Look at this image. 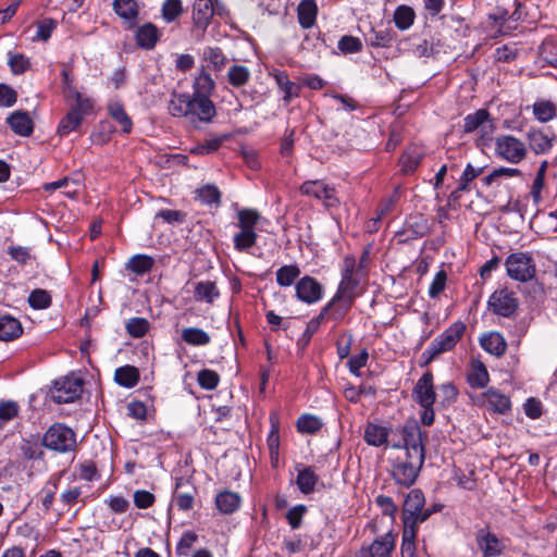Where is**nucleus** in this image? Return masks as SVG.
I'll use <instances>...</instances> for the list:
<instances>
[{"instance_id":"nucleus-1","label":"nucleus","mask_w":557,"mask_h":557,"mask_svg":"<svg viewBox=\"0 0 557 557\" xmlns=\"http://www.w3.org/2000/svg\"><path fill=\"white\" fill-rule=\"evenodd\" d=\"M366 277L367 270L362 269V264H357L354 256H346L342 267V280L333 296V302H338V309L333 314L335 321L341 320L350 310L355 299L361 295Z\"/></svg>"},{"instance_id":"nucleus-2","label":"nucleus","mask_w":557,"mask_h":557,"mask_svg":"<svg viewBox=\"0 0 557 557\" xmlns=\"http://www.w3.org/2000/svg\"><path fill=\"white\" fill-rule=\"evenodd\" d=\"M424 458L418 456L417 451L413 456L406 451L395 450L392 458V475L399 485L410 486L414 483L422 466Z\"/></svg>"},{"instance_id":"nucleus-3","label":"nucleus","mask_w":557,"mask_h":557,"mask_svg":"<svg viewBox=\"0 0 557 557\" xmlns=\"http://www.w3.org/2000/svg\"><path fill=\"white\" fill-rule=\"evenodd\" d=\"M237 218L239 232L234 235V248L238 251H247L257 242L255 226L261 220V215L255 209H242L237 212Z\"/></svg>"},{"instance_id":"nucleus-4","label":"nucleus","mask_w":557,"mask_h":557,"mask_svg":"<svg viewBox=\"0 0 557 557\" xmlns=\"http://www.w3.org/2000/svg\"><path fill=\"white\" fill-rule=\"evenodd\" d=\"M466 331V324L461 321L454 322L443 333L436 336L423 352L426 362L432 361L437 356L450 351L461 339Z\"/></svg>"},{"instance_id":"nucleus-5","label":"nucleus","mask_w":557,"mask_h":557,"mask_svg":"<svg viewBox=\"0 0 557 557\" xmlns=\"http://www.w3.org/2000/svg\"><path fill=\"white\" fill-rule=\"evenodd\" d=\"M495 156L507 163L517 165L527 159L528 146L513 135H499L495 139Z\"/></svg>"},{"instance_id":"nucleus-6","label":"nucleus","mask_w":557,"mask_h":557,"mask_svg":"<svg viewBox=\"0 0 557 557\" xmlns=\"http://www.w3.org/2000/svg\"><path fill=\"white\" fill-rule=\"evenodd\" d=\"M42 445L58 453L73 451L76 447V435L65 424L54 423L44 434Z\"/></svg>"},{"instance_id":"nucleus-7","label":"nucleus","mask_w":557,"mask_h":557,"mask_svg":"<svg viewBox=\"0 0 557 557\" xmlns=\"http://www.w3.org/2000/svg\"><path fill=\"white\" fill-rule=\"evenodd\" d=\"M83 393V380L74 374L54 381L50 388L51 398L58 404H67L77 399Z\"/></svg>"},{"instance_id":"nucleus-8","label":"nucleus","mask_w":557,"mask_h":557,"mask_svg":"<svg viewBox=\"0 0 557 557\" xmlns=\"http://www.w3.org/2000/svg\"><path fill=\"white\" fill-rule=\"evenodd\" d=\"M424 495L420 490H411L404 502V525L418 527L431 515L430 510H423Z\"/></svg>"},{"instance_id":"nucleus-9","label":"nucleus","mask_w":557,"mask_h":557,"mask_svg":"<svg viewBox=\"0 0 557 557\" xmlns=\"http://www.w3.org/2000/svg\"><path fill=\"white\" fill-rule=\"evenodd\" d=\"M505 264L508 275L516 281L528 282L535 275V264L527 252L511 253Z\"/></svg>"},{"instance_id":"nucleus-10","label":"nucleus","mask_w":557,"mask_h":557,"mask_svg":"<svg viewBox=\"0 0 557 557\" xmlns=\"http://www.w3.org/2000/svg\"><path fill=\"white\" fill-rule=\"evenodd\" d=\"M521 4H518L511 14L507 10L498 8L494 14L488 16L487 28L493 36L507 35L516 28V22L521 18Z\"/></svg>"},{"instance_id":"nucleus-11","label":"nucleus","mask_w":557,"mask_h":557,"mask_svg":"<svg viewBox=\"0 0 557 557\" xmlns=\"http://www.w3.org/2000/svg\"><path fill=\"white\" fill-rule=\"evenodd\" d=\"M215 14L213 0H195L193 5V34L198 40L203 38L211 18Z\"/></svg>"},{"instance_id":"nucleus-12","label":"nucleus","mask_w":557,"mask_h":557,"mask_svg":"<svg viewBox=\"0 0 557 557\" xmlns=\"http://www.w3.org/2000/svg\"><path fill=\"white\" fill-rule=\"evenodd\" d=\"M73 92L75 95V106L70 110L59 125V132L62 134H67L76 129L84 115H86L92 108L89 99L84 98L78 91Z\"/></svg>"},{"instance_id":"nucleus-13","label":"nucleus","mask_w":557,"mask_h":557,"mask_svg":"<svg viewBox=\"0 0 557 557\" xmlns=\"http://www.w3.org/2000/svg\"><path fill=\"white\" fill-rule=\"evenodd\" d=\"M525 139L529 148L535 154H546L556 141V134L549 128L530 127L525 133Z\"/></svg>"},{"instance_id":"nucleus-14","label":"nucleus","mask_w":557,"mask_h":557,"mask_svg":"<svg viewBox=\"0 0 557 557\" xmlns=\"http://www.w3.org/2000/svg\"><path fill=\"white\" fill-rule=\"evenodd\" d=\"M404 446H394L395 450L406 451L413 456L417 451L418 456L424 458L423 433L417 422H408L403 429Z\"/></svg>"},{"instance_id":"nucleus-15","label":"nucleus","mask_w":557,"mask_h":557,"mask_svg":"<svg viewBox=\"0 0 557 557\" xmlns=\"http://www.w3.org/2000/svg\"><path fill=\"white\" fill-rule=\"evenodd\" d=\"M396 536L387 532L375 539L370 545H363L356 557H391L395 548Z\"/></svg>"},{"instance_id":"nucleus-16","label":"nucleus","mask_w":557,"mask_h":557,"mask_svg":"<svg viewBox=\"0 0 557 557\" xmlns=\"http://www.w3.org/2000/svg\"><path fill=\"white\" fill-rule=\"evenodd\" d=\"M296 297L308 305L320 301L324 294V288L312 276L301 277L295 285Z\"/></svg>"},{"instance_id":"nucleus-17","label":"nucleus","mask_w":557,"mask_h":557,"mask_svg":"<svg viewBox=\"0 0 557 557\" xmlns=\"http://www.w3.org/2000/svg\"><path fill=\"white\" fill-rule=\"evenodd\" d=\"M300 191L304 195L312 196L322 200L329 208L336 207L338 205V199L335 196V189L325 185L321 181L305 182L300 187Z\"/></svg>"},{"instance_id":"nucleus-18","label":"nucleus","mask_w":557,"mask_h":557,"mask_svg":"<svg viewBox=\"0 0 557 557\" xmlns=\"http://www.w3.org/2000/svg\"><path fill=\"white\" fill-rule=\"evenodd\" d=\"M193 108L187 119L190 123L205 122L209 123L215 116V108L213 102L206 96L196 94L193 97Z\"/></svg>"},{"instance_id":"nucleus-19","label":"nucleus","mask_w":557,"mask_h":557,"mask_svg":"<svg viewBox=\"0 0 557 557\" xmlns=\"http://www.w3.org/2000/svg\"><path fill=\"white\" fill-rule=\"evenodd\" d=\"M488 305L495 313L509 317L516 311L518 301L512 292L500 289L492 294Z\"/></svg>"},{"instance_id":"nucleus-20","label":"nucleus","mask_w":557,"mask_h":557,"mask_svg":"<svg viewBox=\"0 0 557 557\" xmlns=\"http://www.w3.org/2000/svg\"><path fill=\"white\" fill-rule=\"evenodd\" d=\"M475 542L484 557H497L505 549L503 541L485 528L478 530Z\"/></svg>"},{"instance_id":"nucleus-21","label":"nucleus","mask_w":557,"mask_h":557,"mask_svg":"<svg viewBox=\"0 0 557 557\" xmlns=\"http://www.w3.org/2000/svg\"><path fill=\"white\" fill-rule=\"evenodd\" d=\"M412 397L421 407L433 406L436 394L433 385V374L424 373L416 383Z\"/></svg>"},{"instance_id":"nucleus-22","label":"nucleus","mask_w":557,"mask_h":557,"mask_svg":"<svg viewBox=\"0 0 557 557\" xmlns=\"http://www.w3.org/2000/svg\"><path fill=\"white\" fill-rule=\"evenodd\" d=\"M113 11L123 20L127 29L133 28L138 18L139 7L136 0H113Z\"/></svg>"},{"instance_id":"nucleus-23","label":"nucleus","mask_w":557,"mask_h":557,"mask_svg":"<svg viewBox=\"0 0 557 557\" xmlns=\"http://www.w3.org/2000/svg\"><path fill=\"white\" fill-rule=\"evenodd\" d=\"M5 123L9 125L11 131L22 137L29 136L34 131V122L29 116L28 112L23 110H16L11 112Z\"/></svg>"},{"instance_id":"nucleus-24","label":"nucleus","mask_w":557,"mask_h":557,"mask_svg":"<svg viewBox=\"0 0 557 557\" xmlns=\"http://www.w3.org/2000/svg\"><path fill=\"white\" fill-rule=\"evenodd\" d=\"M483 404L488 410L506 414L511 409L510 398L496 388H488L482 394Z\"/></svg>"},{"instance_id":"nucleus-25","label":"nucleus","mask_w":557,"mask_h":557,"mask_svg":"<svg viewBox=\"0 0 557 557\" xmlns=\"http://www.w3.org/2000/svg\"><path fill=\"white\" fill-rule=\"evenodd\" d=\"M280 88L284 92L283 100L285 103H289L293 98L299 96L300 85L295 84L288 78V75L284 71L273 70L270 72Z\"/></svg>"},{"instance_id":"nucleus-26","label":"nucleus","mask_w":557,"mask_h":557,"mask_svg":"<svg viewBox=\"0 0 557 557\" xmlns=\"http://www.w3.org/2000/svg\"><path fill=\"white\" fill-rule=\"evenodd\" d=\"M481 347L491 355L500 357L505 354L507 344L503 335L498 332H488L480 338Z\"/></svg>"},{"instance_id":"nucleus-27","label":"nucleus","mask_w":557,"mask_h":557,"mask_svg":"<svg viewBox=\"0 0 557 557\" xmlns=\"http://www.w3.org/2000/svg\"><path fill=\"white\" fill-rule=\"evenodd\" d=\"M423 157L424 149L421 146H408L399 160L401 171L406 174L413 172L418 168Z\"/></svg>"},{"instance_id":"nucleus-28","label":"nucleus","mask_w":557,"mask_h":557,"mask_svg":"<svg viewBox=\"0 0 557 557\" xmlns=\"http://www.w3.org/2000/svg\"><path fill=\"white\" fill-rule=\"evenodd\" d=\"M135 38L140 48L152 49L160 38V33L154 24L146 23L137 28Z\"/></svg>"},{"instance_id":"nucleus-29","label":"nucleus","mask_w":557,"mask_h":557,"mask_svg":"<svg viewBox=\"0 0 557 557\" xmlns=\"http://www.w3.org/2000/svg\"><path fill=\"white\" fill-rule=\"evenodd\" d=\"M240 496L232 491H222L215 496V506L222 515L235 512L240 507Z\"/></svg>"},{"instance_id":"nucleus-30","label":"nucleus","mask_w":557,"mask_h":557,"mask_svg":"<svg viewBox=\"0 0 557 557\" xmlns=\"http://www.w3.org/2000/svg\"><path fill=\"white\" fill-rule=\"evenodd\" d=\"M220 296L215 282L200 281L195 284L194 297L197 301L213 304Z\"/></svg>"},{"instance_id":"nucleus-31","label":"nucleus","mask_w":557,"mask_h":557,"mask_svg":"<svg viewBox=\"0 0 557 557\" xmlns=\"http://www.w3.org/2000/svg\"><path fill=\"white\" fill-rule=\"evenodd\" d=\"M193 97L189 95L173 94L169 101V112L173 116L187 117L193 108Z\"/></svg>"},{"instance_id":"nucleus-32","label":"nucleus","mask_w":557,"mask_h":557,"mask_svg":"<svg viewBox=\"0 0 557 557\" xmlns=\"http://www.w3.org/2000/svg\"><path fill=\"white\" fill-rule=\"evenodd\" d=\"M108 111L110 116L121 127V131L123 133L128 134L132 131L133 122L126 113L122 103H120L119 101H111L108 104Z\"/></svg>"},{"instance_id":"nucleus-33","label":"nucleus","mask_w":557,"mask_h":557,"mask_svg":"<svg viewBox=\"0 0 557 557\" xmlns=\"http://www.w3.org/2000/svg\"><path fill=\"white\" fill-rule=\"evenodd\" d=\"M22 334V326L18 320L3 315L0 318V341L9 342Z\"/></svg>"},{"instance_id":"nucleus-34","label":"nucleus","mask_w":557,"mask_h":557,"mask_svg":"<svg viewBox=\"0 0 557 557\" xmlns=\"http://www.w3.org/2000/svg\"><path fill=\"white\" fill-rule=\"evenodd\" d=\"M298 21L304 28L313 26L318 8L314 0H302L298 5Z\"/></svg>"},{"instance_id":"nucleus-35","label":"nucleus","mask_w":557,"mask_h":557,"mask_svg":"<svg viewBox=\"0 0 557 557\" xmlns=\"http://www.w3.org/2000/svg\"><path fill=\"white\" fill-rule=\"evenodd\" d=\"M114 381L123 387H134L139 381V371L133 366L117 368L114 373Z\"/></svg>"},{"instance_id":"nucleus-36","label":"nucleus","mask_w":557,"mask_h":557,"mask_svg":"<svg viewBox=\"0 0 557 557\" xmlns=\"http://www.w3.org/2000/svg\"><path fill=\"white\" fill-rule=\"evenodd\" d=\"M490 381L488 372L481 361H474L468 373V382L472 387L483 388Z\"/></svg>"},{"instance_id":"nucleus-37","label":"nucleus","mask_w":557,"mask_h":557,"mask_svg":"<svg viewBox=\"0 0 557 557\" xmlns=\"http://www.w3.org/2000/svg\"><path fill=\"white\" fill-rule=\"evenodd\" d=\"M388 430L385 426L369 423L364 430V441L372 446H381L387 442Z\"/></svg>"},{"instance_id":"nucleus-38","label":"nucleus","mask_w":557,"mask_h":557,"mask_svg":"<svg viewBox=\"0 0 557 557\" xmlns=\"http://www.w3.org/2000/svg\"><path fill=\"white\" fill-rule=\"evenodd\" d=\"M533 114L541 123L552 121L557 114V106L548 100L536 101L533 104Z\"/></svg>"},{"instance_id":"nucleus-39","label":"nucleus","mask_w":557,"mask_h":557,"mask_svg":"<svg viewBox=\"0 0 557 557\" xmlns=\"http://www.w3.org/2000/svg\"><path fill=\"white\" fill-rule=\"evenodd\" d=\"M417 528L414 525H404L400 547L403 557H414Z\"/></svg>"},{"instance_id":"nucleus-40","label":"nucleus","mask_w":557,"mask_h":557,"mask_svg":"<svg viewBox=\"0 0 557 557\" xmlns=\"http://www.w3.org/2000/svg\"><path fill=\"white\" fill-rule=\"evenodd\" d=\"M182 339L188 345L205 346L210 343V335L198 327H186L182 331Z\"/></svg>"},{"instance_id":"nucleus-41","label":"nucleus","mask_w":557,"mask_h":557,"mask_svg":"<svg viewBox=\"0 0 557 557\" xmlns=\"http://www.w3.org/2000/svg\"><path fill=\"white\" fill-rule=\"evenodd\" d=\"M318 482V476L311 468H305L299 471L296 483L299 490L304 494H310L313 492L314 486Z\"/></svg>"},{"instance_id":"nucleus-42","label":"nucleus","mask_w":557,"mask_h":557,"mask_svg":"<svg viewBox=\"0 0 557 557\" xmlns=\"http://www.w3.org/2000/svg\"><path fill=\"white\" fill-rule=\"evenodd\" d=\"M203 60L215 71H221L226 65L227 59L219 47H208L203 51Z\"/></svg>"},{"instance_id":"nucleus-43","label":"nucleus","mask_w":557,"mask_h":557,"mask_svg":"<svg viewBox=\"0 0 557 557\" xmlns=\"http://www.w3.org/2000/svg\"><path fill=\"white\" fill-rule=\"evenodd\" d=\"M414 17V11L407 5H400L394 12L395 25L401 30L408 29L413 24Z\"/></svg>"},{"instance_id":"nucleus-44","label":"nucleus","mask_w":557,"mask_h":557,"mask_svg":"<svg viewBox=\"0 0 557 557\" xmlns=\"http://www.w3.org/2000/svg\"><path fill=\"white\" fill-rule=\"evenodd\" d=\"M181 0H165L162 4L161 14L166 23L176 21L183 14Z\"/></svg>"},{"instance_id":"nucleus-45","label":"nucleus","mask_w":557,"mask_h":557,"mask_svg":"<svg viewBox=\"0 0 557 557\" xmlns=\"http://www.w3.org/2000/svg\"><path fill=\"white\" fill-rule=\"evenodd\" d=\"M300 270L297 265H284L276 271V282L282 287L290 286L299 276Z\"/></svg>"},{"instance_id":"nucleus-46","label":"nucleus","mask_w":557,"mask_h":557,"mask_svg":"<svg viewBox=\"0 0 557 557\" xmlns=\"http://www.w3.org/2000/svg\"><path fill=\"white\" fill-rule=\"evenodd\" d=\"M487 117H490V113L484 109H480L474 113L468 114L463 119V131L466 133L478 131Z\"/></svg>"},{"instance_id":"nucleus-47","label":"nucleus","mask_w":557,"mask_h":557,"mask_svg":"<svg viewBox=\"0 0 557 557\" xmlns=\"http://www.w3.org/2000/svg\"><path fill=\"white\" fill-rule=\"evenodd\" d=\"M480 174L481 170L473 168L469 163L460 176L458 188L455 191H453L450 196L454 197L455 199L459 198V193L467 191L469 189V183L472 182Z\"/></svg>"},{"instance_id":"nucleus-48","label":"nucleus","mask_w":557,"mask_h":557,"mask_svg":"<svg viewBox=\"0 0 557 557\" xmlns=\"http://www.w3.org/2000/svg\"><path fill=\"white\" fill-rule=\"evenodd\" d=\"M250 77L249 70L244 65H233L227 72L228 83L234 87L244 86Z\"/></svg>"},{"instance_id":"nucleus-49","label":"nucleus","mask_w":557,"mask_h":557,"mask_svg":"<svg viewBox=\"0 0 557 557\" xmlns=\"http://www.w3.org/2000/svg\"><path fill=\"white\" fill-rule=\"evenodd\" d=\"M152 265L153 259L146 255L134 256L127 262V268L136 274H144L150 271Z\"/></svg>"},{"instance_id":"nucleus-50","label":"nucleus","mask_w":557,"mask_h":557,"mask_svg":"<svg viewBox=\"0 0 557 557\" xmlns=\"http://www.w3.org/2000/svg\"><path fill=\"white\" fill-rule=\"evenodd\" d=\"M367 41L372 47H388L393 41L392 30L372 29L367 37Z\"/></svg>"},{"instance_id":"nucleus-51","label":"nucleus","mask_w":557,"mask_h":557,"mask_svg":"<svg viewBox=\"0 0 557 557\" xmlns=\"http://www.w3.org/2000/svg\"><path fill=\"white\" fill-rule=\"evenodd\" d=\"M226 138H227V136L210 138L208 140H206L205 143L198 144L197 146L191 148L190 152L194 154H201V156L212 153L221 147L222 143Z\"/></svg>"},{"instance_id":"nucleus-52","label":"nucleus","mask_w":557,"mask_h":557,"mask_svg":"<svg viewBox=\"0 0 557 557\" xmlns=\"http://www.w3.org/2000/svg\"><path fill=\"white\" fill-rule=\"evenodd\" d=\"M393 207L394 200L392 197H388L384 199L382 202H380L376 210V214L371 219L370 224L368 226L371 232L377 230V223H380L383 220V218H385L392 211Z\"/></svg>"},{"instance_id":"nucleus-53","label":"nucleus","mask_w":557,"mask_h":557,"mask_svg":"<svg viewBox=\"0 0 557 557\" xmlns=\"http://www.w3.org/2000/svg\"><path fill=\"white\" fill-rule=\"evenodd\" d=\"M321 426V421L314 416L304 414L297 421V429L300 433L312 434L319 431Z\"/></svg>"},{"instance_id":"nucleus-54","label":"nucleus","mask_w":557,"mask_h":557,"mask_svg":"<svg viewBox=\"0 0 557 557\" xmlns=\"http://www.w3.org/2000/svg\"><path fill=\"white\" fill-rule=\"evenodd\" d=\"M197 540L198 535L193 531L183 533L176 545V554L180 557H187L189 555L190 548L195 545Z\"/></svg>"},{"instance_id":"nucleus-55","label":"nucleus","mask_w":557,"mask_h":557,"mask_svg":"<svg viewBox=\"0 0 557 557\" xmlns=\"http://www.w3.org/2000/svg\"><path fill=\"white\" fill-rule=\"evenodd\" d=\"M126 330L131 336L143 337L149 330V322L145 318H132L126 323Z\"/></svg>"},{"instance_id":"nucleus-56","label":"nucleus","mask_w":557,"mask_h":557,"mask_svg":"<svg viewBox=\"0 0 557 557\" xmlns=\"http://www.w3.org/2000/svg\"><path fill=\"white\" fill-rule=\"evenodd\" d=\"M197 381L202 388L210 391L218 386L220 376L215 371L205 369L198 373Z\"/></svg>"},{"instance_id":"nucleus-57","label":"nucleus","mask_w":557,"mask_h":557,"mask_svg":"<svg viewBox=\"0 0 557 557\" xmlns=\"http://www.w3.org/2000/svg\"><path fill=\"white\" fill-rule=\"evenodd\" d=\"M521 175V171L517 168H506L500 166L494 169L485 178L484 182L486 185H491L494 181L500 177H518Z\"/></svg>"},{"instance_id":"nucleus-58","label":"nucleus","mask_w":557,"mask_h":557,"mask_svg":"<svg viewBox=\"0 0 557 557\" xmlns=\"http://www.w3.org/2000/svg\"><path fill=\"white\" fill-rule=\"evenodd\" d=\"M18 406L14 401H1L0 403V431L3 424L12 420L17 416Z\"/></svg>"},{"instance_id":"nucleus-59","label":"nucleus","mask_w":557,"mask_h":557,"mask_svg":"<svg viewBox=\"0 0 557 557\" xmlns=\"http://www.w3.org/2000/svg\"><path fill=\"white\" fill-rule=\"evenodd\" d=\"M17 101V92L11 86L0 83V107L10 108Z\"/></svg>"},{"instance_id":"nucleus-60","label":"nucleus","mask_w":557,"mask_h":557,"mask_svg":"<svg viewBox=\"0 0 557 557\" xmlns=\"http://www.w3.org/2000/svg\"><path fill=\"white\" fill-rule=\"evenodd\" d=\"M337 47L344 53H355L361 50L362 44L357 37L344 36L339 39Z\"/></svg>"},{"instance_id":"nucleus-61","label":"nucleus","mask_w":557,"mask_h":557,"mask_svg":"<svg viewBox=\"0 0 557 557\" xmlns=\"http://www.w3.org/2000/svg\"><path fill=\"white\" fill-rule=\"evenodd\" d=\"M30 60L21 53L12 54L9 59V65L14 74H22L30 67Z\"/></svg>"},{"instance_id":"nucleus-62","label":"nucleus","mask_w":557,"mask_h":557,"mask_svg":"<svg viewBox=\"0 0 557 557\" xmlns=\"http://www.w3.org/2000/svg\"><path fill=\"white\" fill-rule=\"evenodd\" d=\"M446 281H447L446 272L443 270L438 271L435 274V276L429 287V296L431 298L438 297L440 294L445 289Z\"/></svg>"},{"instance_id":"nucleus-63","label":"nucleus","mask_w":557,"mask_h":557,"mask_svg":"<svg viewBox=\"0 0 557 557\" xmlns=\"http://www.w3.org/2000/svg\"><path fill=\"white\" fill-rule=\"evenodd\" d=\"M199 199L208 205L219 203L220 191L213 185H207L197 190Z\"/></svg>"},{"instance_id":"nucleus-64","label":"nucleus","mask_w":557,"mask_h":557,"mask_svg":"<svg viewBox=\"0 0 557 557\" xmlns=\"http://www.w3.org/2000/svg\"><path fill=\"white\" fill-rule=\"evenodd\" d=\"M156 497L146 490H137L134 492V504L139 509H146L153 505Z\"/></svg>"}]
</instances>
